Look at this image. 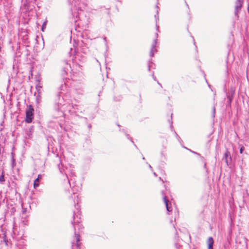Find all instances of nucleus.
Wrapping results in <instances>:
<instances>
[{
    "label": "nucleus",
    "mask_w": 249,
    "mask_h": 249,
    "mask_svg": "<svg viewBox=\"0 0 249 249\" xmlns=\"http://www.w3.org/2000/svg\"><path fill=\"white\" fill-rule=\"evenodd\" d=\"M243 1L244 0H236L235 2L234 15L237 18H238V13L242 9Z\"/></svg>",
    "instance_id": "nucleus-3"
},
{
    "label": "nucleus",
    "mask_w": 249,
    "mask_h": 249,
    "mask_svg": "<svg viewBox=\"0 0 249 249\" xmlns=\"http://www.w3.org/2000/svg\"><path fill=\"white\" fill-rule=\"evenodd\" d=\"M157 43V39H155L152 44L150 52V56L152 57L154 56V54L157 53V50L156 49V44Z\"/></svg>",
    "instance_id": "nucleus-5"
},
{
    "label": "nucleus",
    "mask_w": 249,
    "mask_h": 249,
    "mask_svg": "<svg viewBox=\"0 0 249 249\" xmlns=\"http://www.w3.org/2000/svg\"><path fill=\"white\" fill-rule=\"evenodd\" d=\"M156 8H157V16L155 15V18H156V20L157 21L158 20H159V16H158V15H159V10H158V9H159V7H158V5H156Z\"/></svg>",
    "instance_id": "nucleus-13"
},
{
    "label": "nucleus",
    "mask_w": 249,
    "mask_h": 249,
    "mask_svg": "<svg viewBox=\"0 0 249 249\" xmlns=\"http://www.w3.org/2000/svg\"><path fill=\"white\" fill-rule=\"evenodd\" d=\"M161 194H162V195L163 196V198L164 199V196H165V193L163 191H161Z\"/></svg>",
    "instance_id": "nucleus-17"
},
{
    "label": "nucleus",
    "mask_w": 249,
    "mask_h": 249,
    "mask_svg": "<svg viewBox=\"0 0 249 249\" xmlns=\"http://www.w3.org/2000/svg\"><path fill=\"white\" fill-rule=\"evenodd\" d=\"M68 180L70 186H71V185H72L71 187V190L73 192V194H77V193L79 192L81 189L80 184H75V182L73 181V179L72 178H71L70 179L68 178Z\"/></svg>",
    "instance_id": "nucleus-2"
},
{
    "label": "nucleus",
    "mask_w": 249,
    "mask_h": 249,
    "mask_svg": "<svg viewBox=\"0 0 249 249\" xmlns=\"http://www.w3.org/2000/svg\"><path fill=\"white\" fill-rule=\"evenodd\" d=\"M77 199L76 201H77V204L78 205L79 201L78 196H77Z\"/></svg>",
    "instance_id": "nucleus-19"
},
{
    "label": "nucleus",
    "mask_w": 249,
    "mask_h": 249,
    "mask_svg": "<svg viewBox=\"0 0 249 249\" xmlns=\"http://www.w3.org/2000/svg\"><path fill=\"white\" fill-rule=\"evenodd\" d=\"M213 113H215V107H213Z\"/></svg>",
    "instance_id": "nucleus-27"
},
{
    "label": "nucleus",
    "mask_w": 249,
    "mask_h": 249,
    "mask_svg": "<svg viewBox=\"0 0 249 249\" xmlns=\"http://www.w3.org/2000/svg\"><path fill=\"white\" fill-rule=\"evenodd\" d=\"M153 77L154 80H156V78H155V77H154V74H153Z\"/></svg>",
    "instance_id": "nucleus-23"
},
{
    "label": "nucleus",
    "mask_w": 249,
    "mask_h": 249,
    "mask_svg": "<svg viewBox=\"0 0 249 249\" xmlns=\"http://www.w3.org/2000/svg\"><path fill=\"white\" fill-rule=\"evenodd\" d=\"M80 218H79V219ZM80 220H79V218L78 217V215L76 214L75 213H74L73 214V221L72 222V224H73V228L74 229V231H76V228L78 229V230H80L81 228V224H80Z\"/></svg>",
    "instance_id": "nucleus-4"
},
{
    "label": "nucleus",
    "mask_w": 249,
    "mask_h": 249,
    "mask_svg": "<svg viewBox=\"0 0 249 249\" xmlns=\"http://www.w3.org/2000/svg\"><path fill=\"white\" fill-rule=\"evenodd\" d=\"M71 176H72L74 175V173H71Z\"/></svg>",
    "instance_id": "nucleus-30"
},
{
    "label": "nucleus",
    "mask_w": 249,
    "mask_h": 249,
    "mask_svg": "<svg viewBox=\"0 0 249 249\" xmlns=\"http://www.w3.org/2000/svg\"><path fill=\"white\" fill-rule=\"evenodd\" d=\"M244 149H245L244 147L242 146L240 148V153L241 154H242V153H243V151L244 150Z\"/></svg>",
    "instance_id": "nucleus-16"
},
{
    "label": "nucleus",
    "mask_w": 249,
    "mask_h": 249,
    "mask_svg": "<svg viewBox=\"0 0 249 249\" xmlns=\"http://www.w3.org/2000/svg\"><path fill=\"white\" fill-rule=\"evenodd\" d=\"M150 65L149 64V65H148V70L150 71Z\"/></svg>",
    "instance_id": "nucleus-20"
},
{
    "label": "nucleus",
    "mask_w": 249,
    "mask_h": 249,
    "mask_svg": "<svg viewBox=\"0 0 249 249\" xmlns=\"http://www.w3.org/2000/svg\"><path fill=\"white\" fill-rule=\"evenodd\" d=\"M75 236L76 241V243L75 244V246L76 248H79V242L80 241L79 235V234L76 233V231H75Z\"/></svg>",
    "instance_id": "nucleus-11"
},
{
    "label": "nucleus",
    "mask_w": 249,
    "mask_h": 249,
    "mask_svg": "<svg viewBox=\"0 0 249 249\" xmlns=\"http://www.w3.org/2000/svg\"><path fill=\"white\" fill-rule=\"evenodd\" d=\"M29 209H31V206L29 205Z\"/></svg>",
    "instance_id": "nucleus-31"
},
{
    "label": "nucleus",
    "mask_w": 249,
    "mask_h": 249,
    "mask_svg": "<svg viewBox=\"0 0 249 249\" xmlns=\"http://www.w3.org/2000/svg\"><path fill=\"white\" fill-rule=\"evenodd\" d=\"M248 12L249 13V5L248 6Z\"/></svg>",
    "instance_id": "nucleus-26"
},
{
    "label": "nucleus",
    "mask_w": 249,
    "mask_h": 249,
    "mask_svg": "<svg viewBox=\"0 0 249 249\" xmlns=\"http://www.w3.org/2000/svg\"><path fill=\"white\" fill-rule=\"evenodd\" d=\"M72 107H73L74 109H75V108H76V109H78V108H77L78 106H77V105H74V106H72Z\"/></svg>",
    "instance_id": "nucleus-18"
},
{
    "label": "nucleus",
    "mask_w": 249,
    "mask_h": 249,
    "mask_svg": "<svg viewBox=\"0 0 249 249\" xmlns=\"http://www.w3.org/2000/svg\"><path fill=\"white\" fill-rule=\"evenodd\" d=\"M34 109L32 105H29L26 110L25 122L27 123H31L33 119Z\"/></svg>",
    "instance_id": "nucleus-1"
},
{
    "label": "nucleus",
    "mask_w": 249,
    "mask_h": 249,
    "mask_svg": "<svg viewBox=\"0 0 249 249\" xmlns=\"http://www.w3.org/2000/svg\"><path fill=\"white\" fill-rule=\"evenodd\" d=\"M153 174H154V175L155 177H157V174H156V173L154 172V173H153Z\"/></svg>",
    "instance_id": "nucleus-21"
},
{
    "label": "nucleus",
    "mask_w": 249,
    "mask_h": 249,
    "mask_svg": "<svg viewBox=\"0 0 249 249\" xmlns=\"http://www.w3.org/2000/svg\"><path fill=\"white\" fill-rule=\"evenodd\" d=\"M61 166H62L61 163L58 164V167L59 168V170L60 172L61 173H62V169L61 168Z\"/></svg>",
    "instance_id": "nucleus-15"
},
{
    "label": "nucleus",
    "mask_w": 249,
    "mask_h": 249,
    "mask_svg": "<svg viewBox=\"0 0 249 249\" xmlns=\"http://www.w3.org/2000/svg\"><path fill=\"white\" fill-rule=\"evenodd\" d=\"M204 167L205 168H206V163H204Z\"/></svg>",
    "instance_id": "nucleus-22"
},
{
    "label": "nucleus",
    "mask_w": 249,
    "mask_h": 249,
    "mask_svg": "<svg viewBox=\"0 0 249 249\" xmlns=\"http://www.w3.org/2000/svg\"><path fill=\"white\" fill-rule=\"evenodd\" d=\"M159 180H162H162L161 179V178H160H160H159Z\"/></svg>",
    "instance_id": "nucleus-29"
},
{
    "label": "nucleus",
    "mask_w": 249,
    "mask_h": 249,
    "mask_svg": "<svg viewBox=\"0 0 249 249\" xmlns=\"http://www.w3.org/2000/svg\"><path fill=\"white\" fill-rule=\"evenodd\" d=\"M149 167L150 169H152V167H151V166L150 164L149 165Z\"/></svg>",
    "instance_id": "nucleus-25"
},
{
    "label": "nucleus",
    "mask_w": 249,
    "mask_h": 249,
    "mask_svg": "<svg viewBox=\"0 0 249 249\" xmlns=\"http://www.w3.org/2000/svg\"><path fill=\"white\" fill-rule=\"evenodd\" d=\"M41 178V175H38L37 178L34 181V187L35 188H36V187H37L39 186V180Z\"/></svg>",
    "instance_id": "nucleus-9"
},
{
    "label": "nucleus",
    "mask_w": 249,
    "mask_h": 249,
    "mask_svg": "<svg viewBox=\"0 0 249 249\" xmlns=\"http://www.w3.org/2000/svg\"><path fill=\"white\" fill-rule=\"evenodd\" d=\"M164 202L166 205V209L168 212H171L172 211V208L170 206L171 203H169L166 196H164Z\"/></svg>",
    "instance_id": "nucleus-7"
},
{
    "label": "nucleus",
    "mask_w": 249,
    "mask_h": 249,
    "mask_svg": "<svg viewBox=\"0 0 249 249\" xmlns=\"http://www.w3.org/2000/svg\"><path fill=\"white\" fill-rule=\"evenodd\" d=\"M213 239L212 237H209L207 241L208 249H213Z\"/></svg>",
    "instance_id": "nucleus-8"
},
{
    "label": "nucleus",
    "mask_w": 249,
    "mask_h": 249,
    "mask_svg": "<svg viewBox=\"0 0 249 249\" xmlns=\"http://www.w3.org/2000/svg\"><path fill=\"white\" fill-rule=\"evenodd\" d=\"M224 159L225 161L227 163V164L229 165V162L231 161V154L230 152L227 151L224 154Z\"/></svg>",
    "instance_id": "nucleus-6"
},
{
    "label": "nucleus",
    "mask_w": 249,
    "mask_h": 249,
    "mask_svg": "<svg viewBox=\"0 0 249 249\" xmlns=\"http://www.w3.org/2000/svg\"><path fill=\"white\" fill-rule=\"evenodd\" d=\"M41 88H42V87H41L40 85H36V90H37V91H38L39 93H40V92H41Z\"/></svg>",
    "instance_id": "nucleus-14"
},
{
    "label": "nucleus",
    "mask_w": 249,
    "mask_h": 249,
    "mask_svg": "<svg viewBox=\"0 0 249 249\" xmlns=\"http://www.w3.org/2000/svg\"><path fill=\"white\" fill-rule=\"evenodd\" d=\"M201 159H202V160H204V157H201Z\"/></svg>",
    "instance_id": "nucleus-28"
},
{
    "label": "nucleus",
    "mask_w": 249,
    "mask_h": 249,
    "mask_svg": "<svg viewBox=\"0 0 249 249\" xmlns=\"http://www.w3.org/2000/svg\"><path fill=\"white\" fill-rule=\"evenodd\" d=\"M5 181V179H4V173L2 172V174H1V175L0 176V182L1 183V184H3V182Z\"/></svg>",
    "instance_id": "nucleus-12"
},
{
    "label": "nucleus",
    "mask_w": 249,
    "mask_h": 249,
    "mask_svg": "<svg viewBox=\"0 0 249 249\" xmlns=\"http://www.w3.org/2000/svg\"><path fill=\"white\" fill-rule=\"evenodd\" d=\"M28 206V204H26L25 203H22L21 206H22V213H26L27 212H28V210L26 206Z\"/></svg>",
    "instance_id": "nucleus-10"
},
{
    "label": "nucleus",
    "mask_w": 249,
    "mask_h": 249,
    "mask_svg": "<svg viewBox=\"0 0 249 249\" xmlns=\"http://www.w3.org/2000/svg\"><path fill=\"white\" fill-rule=\"evenodd\" d=\"M156 36H158V34L157 33L156 35Z\"/></svg>",
    "instance_id": "nucleus-32"
},
{
    "label": "nucleus",
    "mask_w": 249,
    "mask_h": 249,
    "mask_svg": "<svg viewBox=\"0 0 249 249\" xmlns=\"http://www.w3.org/2000/svg\"><path fill=\"white\" fill-rule=\"evenodd\" d=\"M194 153H195V154H197V155H200L198 153H197L195 152H194Z\"/></svg>",
    "instance_id": "nucleus-24"
}]
</instances>
